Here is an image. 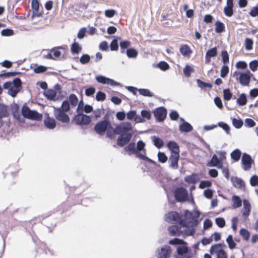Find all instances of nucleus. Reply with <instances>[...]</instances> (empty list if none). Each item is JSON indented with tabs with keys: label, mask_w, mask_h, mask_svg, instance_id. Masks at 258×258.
Listing matches in <instances>:
<instances>
[{
	"label": "nucleus",
	"mask_w": 258,
	"mask_h": 258,
	"mask_svg": "<svg viewBox=\"0 0 258 258\" xmlns=\"http://www.w3.org/2000/svg\"><path fill=\"white\" fill-rule=\"evenodd\" d=\"M96 81L101 84L106 85L108 83L109 78L106 77L103 75H98L95 77Z\"/></svg>",
	"instance_id": "49"
},
{
	"label": "nucleus",
	"mask_w": 258,
	"mask_h": 258,
	"mask_svg": "<svg viewBox=\"0 0 258 258\" xmlns=\"http://www.w3.org/2000/svg\"><path fill=\"white\" fill-rule=\"evenodd\" d=\"M133 129L132 123L128 121L122 122L116 125L114 130L108 133V139L114 140L116 135L119 136L116 139V144L120 147H123L128 143L133 136L131 131Z\"/></svg>",
	"instance_id": "2"
},
{
	"label": "nucleus",
	"mask_w": 258,
	"mask_h": 258,
	"mask_svg": "<svg viewBox=\"0 0 258 258\" xmlns=\"http://www.w3.org/2000/svg\"><path fill=\"white\" fill-rule=\"evenodd\" d=\"M146 144L142 140H140L136 144V157L147 162L157 165V163L153 160L148 157L146 155V150L145 149Z\"/></svg>",
	"instance_id": "5"
},
{
	"label": "nucleus",
	"mask_w": 258,
	"mask_h": 258,
	"mask_svg": "<svg viewBox=\"0 0 258 258\" xmlns=\"http://www.w3.org/2000/svg\"><path fill=\"white\" fill-rule=\"evenodd\" d=\"M26 118L32 120L40 121L42 120L43 115L36 110H30Z\"/></svg>",
	"instance_id": "18"
},
{
	"label": "nucleus",
	"mask_w": 258,
	"mask_h": 258,
	"mask_svg": "<svg viewBox=\"0 0 258 258\" xmlns=\"http://www.w3.org/2000/svg\"><path fill=\"white\" fill-rule=\"evenodd\" d=\"M2 36L10 37L14 35V31L11 28H6L3 29L1 32Z\"/></svg>",
	"instance_id": "50"
},
{
	"label": "nucleus",
	"mask_w": 258,
	"mask_h": 258,
	"mask_svg": "<svg viewBox=\"0 0 258 258\" xmlns=\"http://www.w3.org/2000/svg\"><path fill=\"white\" fill-rule=\"evenodd\" d=\"M206 165L208 167H217L218 168L222 169V173L225 177H226V167L223 165V162L221 159L218 158L217 155L214 154L210 160H209Z\"/></svg>",
	"instance_id": "9"
},
{
	"label": "nucleus",
	"mask_w": 258,
	"mask_h": 258,
	"mask_svg": "<svg viewBox=\"0 0 258 258\" xmlns=\"http://www.w3.org/2000/svg\"><path fill=\"white\" fill-rule=\"evenodd\" d=\"M30 110L27 103H25L21 108V113L24 118H26Z\"/></svg>",
	"instance_id": "59"
},
{
	"label": "nucleus",
	"mask_w": 258,
	"mask_h": 258,
	"mask_svg": "<svg viewBox=\"0 0 258 258\" xmlns=\"http://www.w3.org/2000/svg\"><path fill=\"white\" fill-rule=\"evenodd\" d=\"M236 102L240 106H243L245 105L247 102L246 95L244 93L241 94L239 98H237Z\"/></svg>",
	"instance_id": "51"
},
{
	"label": "nucleus",
	"mask_w": 258,
	"mask_h": 258,
	"mask_svg": "<svg viewBox=\"0 0 258 258\" xmlns=\"http://www.w3.org/2000/svg\"><path fill=\"white\" fill-rule=\"evenodd\" d=\"M117 14V11L114 9H107L104 11V15L106 17L111 18Z\"/></svg>",
	"instance_id": "58"
},
{
	"label": "nucleus",
	"mask_w": 258,
	"mask_h": 258,
	"mask_svg": "<svg viewBox=\"0 0 258 258\" xmlns=\"http://www.w3.org/2000/svg\"><path fill=\"white\" fill-rule=\"evenodd\" d=\"M169 117L171 120L176 121L179 117V115L176 110H172L169 113Z\"/></svg>",
	"instance_id": "64"
},
{
	"label": "nucleus",
	"mask_w": 258,
	"mask_h": 258,
	"mask_svg": "<svg viewBox=\"0 0 258 258\" xmlns=\"http://www.w3.org/2000/svg\"><path fill=\"white\" fill-rule=\"evenodd\" d=\"M127 56L130 58H135L138 55V51L134 47H130L126 50L125 52Z\"/></svg>",
	"instance_id": "42"
},
{
	"label": "nucleus",
	"mask_w": 258,
	"mask_h": 258,
	"mask_svg": "<svg viewBox=\"0 0 258 258\" xmlns=\"http://www.w3.org/2000/svg\"><path fill=\"white\" fill-rule=\"evenodd\" d=\"M166 146L170 151V154L179 155V146L175 141H170L167 142Z\"/></svg>",
	"instance_id": "16"
},
{
	"label": "nucleus",
	"mask_w": 258,
	"mask_h": 258,
	"mask_svg": "<svg viewBox=\"0 0 258 258\" xmlns=\"http://www.w3.org/2000/svg\"><path fill=\"white\" fill-rule=\"evenodd\" d=\"M215 223L219 228H223L225 225V219L223 217H217L215 219Z\"/></svg>",
	"instance_id": "61"
},
{
	"label": "nucleus",
	"mask_w": 258,
	"mask_h": 258,
	"mask_svg": "<svg viewBox=\"0 0 258 258\" xmlns=\"http://www.w3.org/2000/svg\"><path fill=\"white\" fill-rule=\"evenodd\" d=\"M95 88L93 86H90L85 89V94L87 96L92 97L95 93Z\"/></svg>",
	"instance_id": "63"
},
{
	"label": "nucleus",
	"mask_w": 258,
	"mask_h": 258,
	"mask_svg": "<svg viewBox=\"0 0 258 258\" xmlns=\"http://www.w3.org/2000/svg\"><path fill=\"white\" fill-rule=\"evenodd\" d=\"M78 103V97L76 94L71 93L69 97L62 101L61 105L59 108H61L64 112H68L71 110V107L76 106Z\"/></svg>",
	"instance_id": "6"
},
{
	"label": "nucleus",
	"mask_w": 258,
	"mask_h": 258,
	"mask_svg": "<svg viewBox=\"0 0 258 258\" xmlns=\"http://www.w3.org/2000/svg\"><path fill=\"white\" fill-rule=\"evenodd\" d=\"M233 185L237 188L242 189L244 187V181L237 177H232L231 178Z\"/></svg>",
	"instance_id": "34"
},
{
	"label": "nucleus",
	"mask_w": 258,
	"mask_h": 258,
	"mask_svg": "<svg viewBox=\"0 0 258 258\" xmlns=\"http://www.w3.org/2000/svg\"><path fill=\"white\" fill-rule=\"evenodd\" d=\"M222 247H226V245L224 243H215L213 244L209 250L210 254H217L219 252L223 249Z\"/></svg>",
	"instance_id": "28"
},
{
	"label": "nucleus",
	"mask_w": 258,
	"mask_h": 258,
	"mask_svg": "<svg viewBox=\"0 0 258 258\" xmlns=\"http://www.w3.org/2000/svg\"><path fill=\"white\" fill-rule=\"evenodd\" d=\"M21 74H23V73L19 71L5 72V71H3L0 74V78H9Z\"/></svg>",
	"instance_id": "35"
},
{
	"label": "nucleus",
	"mask_w": 258,
	"mask_h": 258,
	"mask_svg": "<svg viewBox=\"0 0 258 258\" xmlns=\"http://www.w3.org/2000/svg\"><path fill=\"white\" fill-rule=\"evenodd\" d=\"M184 180L187 183L195 184L200 180V178L197 173H193L190 175L186 176Z\"/></svg>",
	"instance_id": "29"
},
{
	"label": "nucleus",
	"mask_w": 258,
	"mask_h": 258,
	"mask_svg": "<svg viewBox=\"0 0 258 258\" xmlns=\"http://www.w3.org/2000/svg\"><path fill=\"white\" fill-rule=\"evenodd\" d=\"M217 55V49L216 46L208 49L205 54V63L209 64L211 62L212 57L216 56Z\"/></svg>",
	"instance_id": "19"
},
{
	"label": "nucleus",
	"mask_w": 258,
	"mask_h": 258,
	"mask_svg": "<svg viewBox=\"0 0 258 258\" xmlns=\"http://www.w3.org/2000/svg\"><path fill=\"white\" fill-rule=\"evenodd\" d=\"M195 72V69L193 67L189 64H186L183 69V73L185 77H189L191 74Z\"/></svg>",
	"instance_id": "44"
},
{
	"label": "nucleus",
	"mask_w": 258,
	"mask_h": 258,
	"mask_svg": "<svg viewBox=\"0 0 258 258\" xmlns=\"http://www.w3.org/2000/svg\"><path fill=\"white\" fill-rule=\"evenodd\" d=\"M153 113L157 122H163L167 117V110L164 106H160L156 108Z\"/></svg>",
	"instance_id": "10"
},
{
	"label": "nucleus",
	"mask_w": 258,
	"mask_h": 258,
	"mask_svg": "<svg viewBox=\"0 0 258 258\" xmlns=\"http://www.w3.org/2000/svg\"><path fill=\"white\" fill-rule=\"evenodd\" d=\"M180 225H172L168 227V231L171 236H179L181 234V230Z\"/></svg>",
	"instance_id": "22"
},
{
	"label": "nucleus",
	"mask_w": 258,
	"mask_h": 258,
	"mask_svg": "<svg viewBox=\"0 0 258 258\" xmlns=\"http://www.w3.org/2000/svg\"><path fill=\"white\" fill-rule=\"evenodd\" d=\"M73 120L77 125H87L92 122V117L83 112L81 115H75Z\"/></svg>",
	"instance_id": "11"
},
{
	"label": "nucleus",
	"mask_w": 258,
	"mask_h": 258,
	"mask_svg": "<svg viewBox=\"0 0 258 258\" xmlns=\"http://www.w3.org/2000/svg\"><path fill=\"white\" fill-rule=\"evenodd\" d=\"M10 109L13 116H15L16 114L20 113V106L14 101L10 105Z\"/></svg>",
	"instance_id": "46"
},
{
	"label": "nucleus",
	"mask_w": 258,
	"mask_h": 258,
	"mask_svg": "<svg viewBox=\"0 0 258 258\" xmlns=\"http://www.w3.org/2000/svg\"><path fill=\"white\" fill-rule=\"evenodd\" d=\"M153 66L157 68H159L162 71H166L170 68L169 64L165 61L162 60L159 63L156 64H153Z\"/></svg>",
	"instance_id": "39"
},
{
	"label": "nucleus",
	"mask_w": 258,
	"mask_h": 258,
	"mask_svg": "<svg viewBox=\"0 0 258 258\" xmlns=\"http://www.w3.org/2000/svg\"><path fill=\"white\" fill-rule=\"evenodd\" d=\"M188 193V191L184 187L178 186L175 188L174 197L176 202L184 203L187 201Z\"/></svg>",
	"instance_id": "7"
},
{
	"label": "nucleus",
	"mask_w": 258,
	"mask_h": 258,
	"mask_svg": "<svg viewBox=\"0 0 258 258\" xmlns=\"http://www.w3.org/2000/svg\"><path fill=\"white\" fill-rule=\"evenodd\" d=\"M13 85L8 91V94L12 97H15L22 89V81L19 77H16L13 80Z\"/></svg>",
	"instance_id": "8"
},
{
	"label": "nucleus",
	"mask_w": 258,
	"mask_h": 258,
	"mask_svg": "<svg viewBox=\"0 0 258 258\" xmlns=\"http://www.w3.org/2000/svg\"><path fill=\"white\" fill-rule=\"evenodd\" d=\"M179 131L182 133H188L193 130L192 126L183 118H179Z\"/></svg>",
	"instance_id": "15"
},
{
	"label": "nucleus",
	"mask_w": 258,
	"mask_h": 258,
	"mask_svg": "<svg viewBox=\"0 0 258 258\" xmlns=\"http://www.w3.org/2000/svg\"><path fill=\"white\" fill-rule=\"evenodd\" d=\"M225 25L223 23L219 20H217L215 22V31L217 33H221L225 31Z\"/></svg>",
	"instance_id": "40"
},
{
	"label": "nucleus",
	"mask_w": 258,
	"mask_h": 258,
	"mask_svg": "<svg viewBox=\"0 0 258 258\" xmlns=\"http://www.w3.org/2000/svg\"><path fill=\"white\" fill-rule=\"evenodd\" d=\"M250 73L248 71L246 73H241L239 77V82L243 86H247L250 82Z\"/></svg>",
	"instance_id": "27"
},
{
	"label": "nucleus",
	"mask_w": 258,
	"mask_h": 258,
	"mask_svg": "<svg viewBox=\"0 0 258 258\" xmlns=\"http://www.w3.org/2000/svg\"><path fill=\"white\" fill-rule=\"evenodd\" d=\"M182 234V236L185 238L189 236H192L195 234L196 230L194 227H186Z\"/></svg>",
	"instance_id": "37"
},
{
	"label": "nucleus",
	"mask_w": 258,
	"mask_h": 258,
	"mask_svg": "<svg viewBox=\"0 0 258 258\" xmlns=\"http://www.w3.org/2000/svg\"><path fill=\"white\" fill-rule=\"evenodd\" d=\"M151 139L152 142L153 143L154 146H155L157 149L162 148L164 145V143L163 140L158 136H153L151 137Z\"/></svg>",
	"instance_id": "30"
},
{
	"label": "nucleus",
	"mask_w": 258,
	"mask_h": 258,
	"mask_svg": "<svg viewBox=\"0 0 258 258\" xmlns=\"http://www.w3.org/2000/svg\"><path fill=\"white\" fill-rule=\"evenodd\" d=\"M106 95L104 92L98 91L96 94L95 99L97 101H103L106 99Z\"/></svg>",
	"instance_id": "56"
},
{
	"label": "nucleus",
	"mask_w": 258,
	"mask_h": 258,
	"mask_svg": "<svg viewBox=\"0 0 258 258\" xmlns=\"http://www.w3.org/2000/svg\"><path fill=\"white\" fill-rule=\"evenodd\" d=\"M43 95L45 97L50 101H55L56 98V91L52 89H48L44 91Z\"/></svg>",
	"instance_id": "26"
},
{
	"label": "nucleus",
	"mask_w": 258,
	"mask_h": 258,
	"mask_svg": "<svg viewBox=\"0 0 258 258\" xmlns=\"http://www.w3.org/2000/svg\"><path fill=\"white\" fill-rule=\"evenodd\" d=\"M30 69L33 70V72L35 74H42L45 72L48 68L45 66L38 65L37 63H32L30 64Z\"/></svg>",
	"instance_id": "23"
},
{
	"label": "nucleus",
	"mask_w": 258,
	"mask_h": 258,
	"mask_svg": "<svg viewBox=\"0 0 258 258\" xmlns=\"http://www.w3.org/2000/svg\"><path fill=\"white\" fill-rule=\"evenodd\" d=\"M212 183L211 181L209 180H202L199 185V188L203 189L206 187L207 188H210V187L212 186Z\"/></svg>",
	"instance_id": "57"
},
{
	"label": "nucleus",
	"mask_w": 258,
	"mask_h": 258,
	"mask_svg": "<svg viewBox=\"0 0 258 258\" xmlns=\"http://www.w3.org/2000/svg\"><path fill=\"white\" fill-rule=\"evenodd\" d=\"M156 252L158 258H169L171 256L172 250L170 246L165 245L160 249L158 248Z\"/></svg>",
	"instance_id": "13"
},
{
	"label": "nucleus",
	"mask_w": 258,
	"mask_h": 258,
	"mask_svg": "<svg viewBox=\"0 0 258 258\" xmlns=\"http://www.w3.org/2000/svg\"><path fill=\"white\" fill-rule=\"evenodd\" d=\"M221 57L223 61V66L221 70L220 76L222 78L226 77V49H224L221 51Z\"/></svg>",
	"instance_id": "33"
},
{
	"label": "nucleus",
	"mask_w": 258,
	"mask_h": 258,
	"mask_svg": "<svg viewBox=\"0 0 258 258\" xmlns=\"http://www.w3.org/2000/svg\"><path fill=\"white\" fill-rule=\"evenodd\" d=\"M232 208L236 209L241 206L242 201L239 197L233 196L232 198Z\"/></svg>",
	"instance_id": "41"
},
{
	"label": "nucleus",
	"mask_w": 258,
	"mask_h": 258,
	"mask_svg": "<svg viewBox=\"0 0 258 258\" xmlns=\"http://www.w3.org/2000/svg\"><path fill=\"white\" fill-rule=\"evenodd\" d=\"M123 147V150L126 152L128 155H135L136 156L135 142L130 141Z\"/></svg>",
	"instance_id": "21"
},
{
	"label": "nucleus",
	"mask_w": 258,
	"mask_h": 258,
	"mask_svg": "<svg viewBox=\"0 0 258 258\" xmlns=\"http://www.w3.org/2000/svg\"><path fill=\"white\" fill-rule=\"evenodd\" d=\"M141 115L145 120H150L152 117V113L150 110L143 109L141 111Z\"/></svg>",
	"instance_id": "55"
},
{
	"label": "nucleus",
	"mask_w": 258,
	"mask_h": 258,
	"mask_svg": "<svg viewBox=\"0 0 258 258\" xmlns=\"http://www.w3.org/2000/svg\"><path fill=\"white\" fill-rule=\"evenodd\" d=\"M243 207L242 210V213L243 217L244 219H246L251 211V205L247 200H244L243 201Z\"/></svg>",
	"instance_id": "20"
},
{
	"label": "nucleus",
	"mask_w": 258,
	"mask_h": 258,
	"mask_svg": "<svg viewBox=\"0 0 258 258\" xmlns=\"http://www.w3.org/2000/svg\"><path fill=\"white\" fill-rule=\"evenodd\" d=\"M87 32V30L86 27H82L81 28L78 34H77V37L79 39H83L86 35V33Z\"/></svg>",
	"instance_id": "62"
},
{
	"label": "nucleus",
	"mask_w": 258,
	"mask_h": 258,
	"mask_svg": "<svg viewBox=\"0 0 258 258\" xmlns=\"http://www.w3.org/2000/svg\"><path fill=\"white\" fill-rule=\"evenodd\" d=\"M200 212L197 209L185 210L183 215L177 211H171L165 215L164 220L168 223H178L181 227H195L200 223Z\"/></svg>",
	"instance_id": "1"
},
{
	"label": "nucleus",
	"mask_w": 258,
	"mask_h": 258,
	"mask_svg": "<svg viewBox=\"0 0 258 258\" xmlns=\"http://www.w3.org/2000/svg\"><path fill=\"white\" fill-rule=\"evenodd\" d=\"M131 45V42L127 40L121 41L119 43V46L120 47V52L121 53H124L126 52V50L128 49L129 47Z\"/></svg>",
	"instance_id": "38"
},
{
	"label": "nucleus",
	"mask_w": 258,
	"mask_h": 258,
	"mask_svg": "<svg viewBox=\"0 0 258 258\" xmlns=\"http://www.w3.org/2000/svg\"><path fill=\"white\" fill-rule=\"evenodd\" d=\"M179 51L184 57H189L192 52V50L187 44H184L180 46Z\"/></svg>",
	"instance_id": "32"
},
{
	"label": "nucleus",
	"mask_w": 258,
	"mask_h": 258,
	"mask_svg": "<svg viewBox=\"0 0 258 258\" xmlns=\"http://www.w3.org/2000/svg\"><path fill=\"white\" fill-rule=\"evenodd\" d=\"M233 0H227V16L231 17L233 15Z\"/></svg>",
	"instance_id": "52"
},
{
	"label": "nucleus",
	"mask_w": 258,
	"mask_h": 258,
	"mask_svg": "<svg viewBox=\"0 0 258 258\" xmlns=\"http://www.w3.org/2000/svg\"><path fill=\"white\" fill-rule=\"evenodd\" d=\"M111 125V121H106L104 119H101L98 121L94 126L95 133L99 136H103L106 134V137L108 138V133L114 130Z\"/></svg>",
	"instance_id": "4"
},
{
	"label": "nucleus",
	"mask_w": 258,
	"mask_h": 258,
	"mask_svg": "<svg viewBox=\"0 0 258 258\" xmlns=\"http://www.w3.org/2000/svg\"><path fill=\"white\" fill-rule=\"evenodd\" d=\"M82 50V46L79 42L76 41L74 39V42L71 45V51L73 54H79Z\"/></svg>",
	"instance_id": "31"
},
{
	"label": "nucleus",
	"mask_w": 258,
	"mask_h": 258,
	"mask_svg": "<svg viewBox=\"0 0 258 258\" xmlns=\"http://www.w3.org/2000/svg\"><path fill=\"white\" fill-rule=\"evenodd\" d=\"M158 161L161 163H164L167 162L168 157L164 152L159 151L157 154Z\"/></svg>",
	"instance_id": "53"
},
{
	"label": "nucleus",
	"mask_w": 258,
	"mask_h": 258,
	"mask_svg": "<svg viewBox=\"0 0 258 258\" xmlns=\"http://www.w3.org/2000/svg\"><path fill=\"white\" fill-rule=\"evenodd\" d=\"M241 161L244 171L249 170L251 168V165L254 163L251 156L246 153L243 154Z\"/></svg>",
	"instance_id": "14"
},
{
	"label": "nucleus",
	"mask_w": 258,
	"mask_h": 258,
	"mask_svg": "<svg viewBox=\"0 0 258 258\" xmlns=\"http://www.w3.org/2000/svg\"><path fill=\"white\" fill-rule=\"evenodd\" d=\"M36 252L38 254L45 253V254H47L49 252L50 255H53V253L50 249L43 242L40 243L39 247L36 249Z\"/></svg>",
	"instance_id": "24"
},
{
	"label": "nucleus",
	"mask_w": 258,
	"mask_h": 258,
	"mask_svg": "<svg viewBox=\"0 0 258 258\" xmlns=\"http://www.w3.org/2000/svg\"><path fill=\"white\" fill-rule=\"evenodd\" d=\"M138 92L140 95L145 97H152L154 96V93L148 89L140 88L138 89Z\"/></svg>",
	"instance_id": "45"
},
{
	"label": "nucleus",
	"mask_w": 258,
	"mask_h": 258,
	"mask_svg": "<svg viewBox=\"0 0 258 258\" xmlns=\"http://www.w3.org/2000/svg\"><path fill=\"white\" fill-rule=\"evenodd\" d=\"M198 86L202 89L208 88H211L213 87V84L210 83L204 82L200 79L196 80Z\"/></svg>",
	"instance_id": "43"
},
{
	"label": "nucleus",
	"mask_w": 258,
	"mask_h": 258,
	"mask_svg": "<svg viewBox=\"0 0 258 258\" xmlns=\"http://www.w3.org/2000/svg\"><path fill=\"white\" fill-rule=\"evenodd\" d=\"M94 56H90L88 54H83L79 58L80 63L82 64H86L88 63L91 60V58H93Z\"/></svg>",
	"instance_id": "47"
},
{
	"label": "nucleus",
	"mask_w": 258,
	"mask_h": 258,
	"mask_svg": "<svg viewBox=\"0 0 258 258\" xmlns=\"http://www.w3.org/2000/svg\"><path fill=\"white\" fill-rule=\"evenodd\" d=\"M54 115L56 119L63 123H69L70 118L67 112L62 110L61 108H54Z\"/></svg>",
	"instance_id": "12"
},
{
	"label": "nucleus",
	"mask_w": 258,
	"mask_h": 258,
	"mask_svg": "<svg viewBox=\"0 0 258 258\" xmlns=\"http://www.w3.org/2000/svg\"><path fill=\"white\" fill-rule=\"evenodd\" d=\"M43 122L45 126L49 130H53L56 126L55 120L53 118L49 116L45 118L43 120Z\"/></svg>",
	"instance_id": "25"
},
{
	"label": "nucleus",
	"mask_w": 258,
	"mask_h": 258,
	"mask_svg": "<svg viewBox=\"0 0 258 258\" xmlns=\"http://www.w3.org/2000/svg\"><path fill=\"white\" fill-rule=\"evenodd\" d=\"M171 245L176 246L175 253L176 258H191L193 256L191 249L187 242L177 237L171 239L168 242Z\"/></svg>",
	"instance_id": "3"
},
{
	"label": "nucleus",
	"mask_w": 258,
	"mask_h": 258,
	"mask_svg": "<svg viewBox=\"0 0 258 258\" xmlns=\"http://www.w3.org/2000/svg\"><path fill=\"white\" fill-rule=\"evenodd\" d=\"M241 155V153L238 149H235L230 154L231 158L235 162L239 160Z\"/></svg>",
	"instance_id": "54"
},
{
	"label": "nucleus",
	"mask_w": 258,
	"mask_h": 258,
	"mask_svg": "<svg viewBox=\"0 0 258 258\" xmlns=\"http://www.w3.org/2000/svg\"><path fill=\"white\" fill-rule=\"evenodd\" d=\"M179 155L170 154L169 157V167L172 169H177L178 168V161Z\"/></svg>",
	"instance_id": "17"
},
{
	"label": "nucleus",
	"mask_w": 258,
	"mask_h": 258,
	"mask_svg": "<svg viewBox=\"0 0 258 258\" xmlns=\"http://www.w3.org/2000/svg\"><path fill=\"white\" fill-rule=\"evenodd\" d=\"M40 3L38 0L31 1V8L34 12H38L39 10Z\"/></svg>",
	"instance_id": "60"
},
{
	"label": "nucleus",
	"mask_w": 258,
	"mask_h": 258,
	"mask_svg": "<svg viewBox=\"0 0 258 258\" xmlns=\"http://www.w3.org/2000/svg\"><path fill=\"white\" fill-rule=\"evenodd\" d=\"M183 11L185 12L186 17L188 18H192L194 16V10L188 9V5L184 4L183 6Z\"/></svg>",
	"instance_id": "48"
},
{
	"label": "nucleus",
	"mask_w": 258,
	"mask_h": 258,
	"mask_svg": "<svg viewBox=\"0 0 258 258\" xmlns=\"http://www.w3.org/2000/svg\"><path fill=\"white\" fill-rule=\"evenodd\" d=\"M81 99L80 101L78 100V106L76 109L77 114L76 115H81L83 114L84 110V103L83 99L82 90L81 91Z\"/></svg>",
	"instance_id": "36"
}]
</instances>
